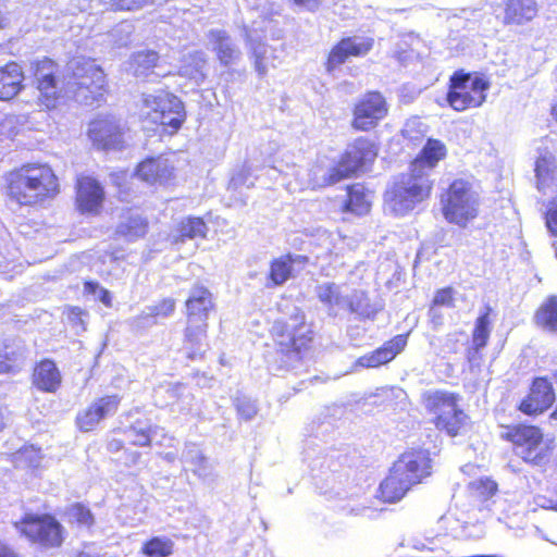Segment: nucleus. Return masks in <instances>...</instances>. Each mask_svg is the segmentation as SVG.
I'll return each instance as SVG.
<instances>
[{
  "label": "nucleus",
  "instance_id": "nucleus-26",
  "mask_svg": "<svg viewBox=\"0 0 557 557\" xmlns=\"http://www.w3.org/2000/svg\"><path fill=\"white\" fill-rule=\"evenodd\" d=\"M34 384L37 388L54 393L61 385V373L51 360L41 361L34 370Z\"/></svg>",
  "mask_w": 557,
  "mask_h": 557
},
{
  "label": "nucleus",
  "instance_id": "nucleus-10",
  "mask_svg": "<svg viewBox=\"0 0 557 557\" xmlns=\"http://www.w3.org/2000/svg\"><path fill=\"white\" fill-rule=\"evenodd\" d=\"M310 327L305 315L297 308L287 320H276L272 326V336L282 351H299L311 341Z\"/></svg>",
  "mask_w": 557,
  "mask_h": 557
},
{
  "label": "nucleus",
  "instance_id": "nucleus-60",
  "mask_svg": "<svg viewBox=\"0 0 557 557\" xmlns=\"http://www.w3.org/2000/svg\"><path fill=\"white\" fill-rule=\"evenodd\" d=\"M7 420H8V411L4 407H2L0 405V431H2L3 428L5 426Z\"/></svg>",
  "mask_w": 557,
  "mask_h": 557
},
{
  "label": "nucleus",
  "instance_id": "nucleus-1",
  "mask_svg": "<svg viewBox=\"0 0 557 557\" xmlns=\"http://www.w3.org/2000/svg\"><path fill=\"white\" fill-rule=\"evenodd\" d=\"M7 196L18 205L34 206L55 196L58 178L47 164L28 163L5 176Z\"/></svg>",
  "mask_w": 557,
  "mask_h": 557
},
{
  "label": "nucleus",
  "instance_id": "nucleus-62",
  "mask_svg": "<svg viewBox=\"0 0 557 557\" xmlns=\"http://www.w3.org/2000/svg\"><path fill=\"white\" fill-rule=\"evenodd\" d=\"M552 113H553V115L555 116V119L557 121V103L553 107Z\"/></svg>",
  "mask_w": 557,
  "mask_h": 557
},
{
  "label": "nucleus",
  "instance_id": "nucleus-2",
  "mask_svg": "<svg viewBox=\"0 0 557 557\" xmlns=\"http://www.w3.org/2000/svg\"><path fill=\"white\" fill-rule=\"evenodd\" d=\"M431 460L425 450H412L403 454L394 462L389 475L381 483L380 493L384 502L396 503L414 484L430 475Z\"/></svg>",
  "mask_w": 557,
  "mask_h": 557
},
{
  "label": "nucleus",
  "instance_id": "nucleus-5",
  "mask_svg": "<svg viewBox=\"0 0 557 557\" xmlns=\"http://www.w3.org/2000/svg\"><path fill=\"white\" fill-rule=\"evenodd\" d=\"M480 196L471 182L455 180L442 196V212L445 220L466 227L479 214Z\"/></svg>",
  "mask_w": 557,
  "mask_h": 557
},
{
  "label": "nucleus",
  "instance_id": "nucleus-11",
  "mask_svg": "<svg viewBox=\"0 0 557 557\" xmlns=\"http://www.w3.org/2000/svg\"><path fill=\"white\" fill-rule=\"evenodd\" d=\"M16 529L34 543L44 547H58L63 541L62 527L51 516H26L15 523Z\"/></svg>",
  "mask_w": 557,
  "mask_h": 557
},
{
  "label": "nucleus",
  "instance_id": "nucleus-37",
  "mask_svg": "<svg viewBox=\"0 0 557 557\" xmlns=\"http://www.w3.org/2000/svg\"><path fill=\"white\" fill-rule=\"evenodd\" d=\"M348 199L345 201L344 210L357 215L366 214L370 210V194L366 193L361 185H354L348 189Z\"/></svg>",
  "mask_w": 557,
  "mask_h": 557
},
{
  "label": "nucleus",
  "instance_id": "nucleus-57",
  "mask_svg": "<svg viewBox=\"0 0 557 557\" xmlns=\"http://www.w3.org/2000/svg\"><path fill=\"white\" fill-rule=\"evenodd\" d=\"M0 557H22L13 547L0 541Z\"/></svg>",
  "mask_w": 557,
  "mask_h": 557
},
{
  "label": "nucleus",
  "instance_id": "nucleus-35",
  "mask_svg": "<svg viewBox=\"0 0 557 557\" xmlns=\"http://www.w3.org/2000/svg\"><path fill=\"white\" fill-rule=\"evenodd\" d=\"M308 175V183L305 184L301 188L314 189L337 183L343 180L337 166L324 168L320 164H315L309 170Z\"/></svg>",
  "mask_w": 557,
  "mask_h": 557
},
{
  "label": "nucleus",
  "instance_id": "nucleus-8",
  "mask_svg": "<svg viewBox=\"0 0 557 557\" xmlns=\"http://www.w3.org/2000/svg\"><path fill=\"white\" fill-rule=\"evenodd\" d=\"M457 400V395L448 392L435 391L423 394L426 410L435 416V426L449 436L458 435L467 420L466 413L458 408Z\"/></svg>",
  "mask_w": 557,
  "mask_h": 557
},
{
  "label": "nucleus",
  "instance_id": "nucleus-27",
  "mask_svg": "<svg viewBox=\"0 0 557 557\" xmlns=\"http://www.w3.org/2000/svg\"><path fill=\"white\" fill-rule=\"evenodd\" d=\"M208 37L209 44L212 46V49L215 51L222 64H232L239 58V50L224 30L212 29L209 32Z\"/></svg>",
  "mask_w": 557,
  "mask_h": 557
},
{
  "label": "nucleus",
  "instance_id": "nucleus-13",
  "mask_svg": "<svg viewBox=\"0 0 557 557\" xmlns=\"http://www.w3.org/2000/svg\"><path fill=\"white\" fill-rule=\"evenodd\" d=\"M377 151L372 141L366 138H358L348 146L343 154L337 169L342 178H346L363 170L376 158Z\"/></svg>",
  "mask_w": 557,
  "mask_h": 557
},
{
  "label": "nucleus",
  "instance_id": "nucleus-36",
  "mask_svg": "<svg viewBox=\"0 0 557 557\" xmlns=\"http://www.w3.org/2000/svg\"><path fill=\"white\" fill-rule=\"evenodd\" d=\"M535 324L547 332H557V297H549L536 310Z\"/></svg>",
  "mask_w": 557,
  "mask_h": 557
},
{
  "label": "nucleus",
  "instance_id": "nucleus-59",
  "mask_svg": "<svg viewBox=\"0 0 557 557\" xmlns=\"http://www.w3.org/2000/svg\"><path fill=\"white\" fill-rule=\"evenodd\" d=\"M351 512L356 516H367V517H373L375 513V511L370 507L352 508Z\"/></svg>",
  "mask_w": 557,
  "mask_h": 557
},
{
  "label": "nucleus",
  "instance_id": "nucleus-61",
  "mask_svg": "<svg viewBox=\"0 0 557 557\" xmlns=\"http://www.w3.org/2000/svg\"><path fill=\"white\" fill-rule=\"evenodd\" d=\"M76 557H96L87 552H81Z\"/></svg>",
  "mask_w": 557,
  "mask_h": 557
},
{
  "label": "nucleus",
  "instance_id": "nucleus-24",
  "mask_svg": "<svg viewBox=\"0 0 557 557\" xmlns=\"http://www.w3.org/2000/svg\"><path fill=\"white\" fill-rule=\"evenodd\" d=\"M555 158L548 152H542L535 163L537 188L543 194H557V174L554 173Z\"/></svg>",
  "mask_w": 557,
  "mask_h": 557
},
{
  "label": "nucleus",
  "instance_id": "nucleus-15",
  "mask_svg": "<svg viewBox=\"0 0 557 557\" xmlns=\"http://www.w3.org/2000/svg\"><path fill=\"white\" fill-rule=\"evenodd\" d=\"M55 64L44 59L35 64V77L37 79V89L39 91L38 100L47 109L57 106L62 88L54 77Z\"/></svg>",
  "mask_w": 557,
  "mask_h": 557
},
{
  "label": "nucleus",
  "instance_id": "nucleus-38",
  "mask_svg": "<svg viewBox=\"0 0 557 557\" xmlns=\"http://www.w3.org/2000/svg\"><path fill=\"white\" fill-rule=\"evenodd\" d=\"M317 296L321 302L330 308H345L347 302L346 295L343 294L342 286L327 282L317 286Z\"/></svg>",
  "mask_w": 557,
  "mask_h": 557
},
{
  "label": "nucleus",
  "instance_id": "nucleus-46",
  "mask_svg": "<svg viewBox=\"0 0 557 557\" xmlns=\"http://www.w3.org/2000/svg\"><path fill=\"white\" fill-rule=\"evenodd\" d=\"M40 460V450L34 446H23L12 455V461L16 468H36Z\"/></svg>",
  "mask_w": 557,
  "mask_h": 557
},
{
  "label": "nucleus",
  "instance_id": "nucleus-54",
  "mask_svg": "<svg viewBox=\"0 0 557 557\" xmlns=\"http://www.w3.org/2000/svg\"><path fill=\"white\" fill-rule=\"evenodd\" d=\"M471 484L476 490H480L481 494L484 495V496H491L497 490V484L494 481L490 480V479L480 480V481L473 482Z\"/></svg>",
  "mask_w": 557,
  "mask_h": 557
},
{
  "label": "nucleus",
  "instance_id": "nucleus-43",
  "mask_svg": "<svg viewBox=\"0 0 557 557\" xmlns=\"http://www.w3.org/2000/svg\"><path fill=\"white\" fill-rule=\"evenodd\" d=\"M182 459L194 466L191 470L198 476L206 478L209 475L210 471L207 459L195 444L186 445Z\"/></svg>",
  "mask_w": 557,
  "mask_h": 557
},
{
  "label": "nucleus",
  "instance_id": "nucleus-16",
  "mask_svg": "<svg viewBox=\"0 0 557 557\" xmlns=\"http://www.w3.org/2000/svg\"><path fill=\"white\" fill-rule=\"evenodd\" d=\"M88 137L99 149H115L123 144L122 127L112 116L91 121L88 127Z\"/></svg>",
  "mask_w": 557,
  "mask_h": 557
},
{
  "label": "nucleus",
  "instance_id": "nucleus-55",
  "mask_svg": "<svg viewBox=\"0 0 557 557\" xmlns=\"http://www.w3.org/2000/svg\"><path fill=\"white\" fill-rule=\"evenodd\" d=\"M13 120L7 116L0 119V139L12 135Z\"/></svg>",
  "mask_w": 557,
  "mask_h": 557
},
{
  "label": "nucleus",
  "instance_id": "nucleus-7",
  "mask_svg": "<svg viewBox=\"0 0 557 557\" xmlns=\"http://www.w3.org/2000/svg\"><path fill=\"white\" fill-rule=\"evenodd\" d=\"M140 114L154 124L168 126L176 132L185 121L183 102L174 95L158 90L156 94H144Z\"/></svg>",
  "mask_w": 557,
  "mask_h": 557
},
{
  "label": "nucleus",
  "instance_id": "nucleus-47",
  "mask_svg": "<svg viewBox=\"0 0 557 557\" xmlns=\"http://www.w3.org/2000/svg\"><path fill=\"white\" fill-rule=\"evenodd\" d=\"M67 516L71 522H76L83 527H90L94 523L92 513L82 504L72 505L67 509Z\"/></svg>",
  "mask_w": 557,
  "mask_h": 557
},
{
  "label": "nucleus",
  "instance_id": "nucleus-56",
  "mask_svg": "<svg viewBox=\"0 0 557 557\" xmlns=\"http://www.w3.org/2000/svg\"><path fill=\"white\" fill-rule=\"evenodd\" d=\"M83 315H84L83 310L78 307H74L69 310L67 319L74 325H83L84 324Z\"/></svg>",
  "mask_w": 557,
  "mask_h": 557
},
{
  "label": "nucleus",
  "instance_id": "nucleus-17",
  "mask_svg": "<svg viewBox=\"0 0 557 557\" xmlns=\"http://www.w3.org/2000/svg\"><path fill=\"white\" fill-rule=\"evenodd\" d=\"M117 395H108L92 401L86 409L76 416V424L83 432L92 431L101 420L113 416L120 405Z\"/></svg>",
  "mask_w": 557,
  "mask_h": 557
},
{
  "label": "nucleus",
  "instance_id": "nucleus-19",
  "mask_svg": "<svg viewBox=\"0 0 557 557\" xmlns=\"http://www.w3.org/2000/svg\"><path fill=\"white\" fill-rule=\"evenodd\" d=\"M103 199V189L96 180L85 176L77 181L76 203L82 213L97 214Z\"/></svg>",
  "mask_w": 557,
  "mask_h": 557
},
{
  "label": "nucleus",
  "instance_id": "nucleus-9",
  "mask_svg": "<svg viewBox=\"0 0 557 557\" xmlns=\"http://www.w3.org/2000/svg\"><path fill=\"white\" fill-rule=\"evenodd\" d=\"M503 436L512 443L517 456L534 465L545 460L553 449L552 441L545 438L537 426L515 425L509 428Z\"/></svg>",
  "mask_w": 557,
  "mask_h": 557
},
{
  "label": "nucleus",
  "instance_id": "nucleus-18",
  "mask_svg": "<svg viewBox=\"0 0 557 557\" xmlns=\"http://www.w3.org/2000/svg\"><path fill=\"white\" fill-rule=\"evenodd\" d=\"M373 46L372 39L362 37H348L342 39L330 51L326 61V71L333 72L342 65L349 57H362L367 54Z\"/></svg>",
  "mask_w": 557,
  "mask_h": 557
},
{
  "label": "nucleus",
  "instance_id": "nucleus-4",
  "mask_svg": "<svg viewBox=\"0 0 557 557\" xmlns=\"http://www.w3.org/2000/svg\"><path fill=\"white\" fill-rule=\"evenodd\" d=\"M432 189L428 173H419L410 168L399 175L385 193V207L396 215H405L426 199Z\"/></svg>",
  "mask_w": 557,
  "mask_h": 557
},
{
  "label": "nucleus",
  "instance_id": "nucleus-29",
  "mask_svg": "<svg viewBox=\"0 0 557 557\" xmlns=\"http://www.w3.org/2000/svg\"><path fill=\"white\" fill-rule=\"evenodd\" d=\"M206 338L207 323H189V321L187 320L184 348L187 352L188 358L194 360L202 356V354L205 352V348L207 346Z\"/></svg>",
  "mask_w": 557,
  "mask_h": 557
},
{
  "label": "nucleus",
  "instance_id": "nucleus-3",
  "mask_svg": "<svg viewBox=\"0 0 557 557\" xmlns=\"http://www.w3.org/2000/svg\"><path fill=\"white\" fill-rule=\"evenodd\" d=\"M66 92L86 106L100 103L107 92L106 75L91 60L74 59L67 65Z\"/></svg>",
  "mask_w": 557,
  "mask_h": 557
},
{
  "label": "nucleus",
  "instance_id": "nucleus-33",
  "mask_svg": "<svg viewBox=\"0 0 557 557\" xmlns=\"http://www.w3.org/2000/svg\"><path fill=\"white\" fill-rule=\"evenodd\" d=\"M300 257H292L290 255L282 256L274 259L270 265L269 277L267 282L268 287L283 285L292 275L293 263Z\"/></svg>",
  "mask_w": 557,
  "mask_h": 557
},
{
  "label": "nucleus",
  "instance_id": "nucleus-34",
  "mask_svg": "<svg viewBox=\"0 0 557 557\" xmlns=\"http://www.w3.org/2000/svg\"><path fill=\"white\" fill-rule=\"evenodd\" d=\"M490 318L488 312L480 315L476 319L475 326L472 335V343L474 348L468 351V360L471 368L474 367L476 359H479V349L483 348L490 337Z\"/></svg>",
  "mask_w": 557,
  "mask_h": 557
},
{
  "label": "nucleus",
  "instance_id": "nucleus-44",
  "mask_svg": "<svg viewBox=\"0 0 557 557\" xmlns=\"http://www.w3.org/2000/svg\"><path fill=\"white\" fill-rule=\"evenodd\" d=\"M158 54L154 51H140L133 55L131 67L135 76H147L149 71L156 66Z\"/></svg>",
  "mask_w": 557,
  "mask_h": 557
},
{
  "label": "nucleus",
  "instance_id": "nucleus-52",
  "mask_svg": "<svg viewBox=\"0 0 557 557\" xmlns=\"http://www.w3.org/2000/svg\"><path fill=\"white\" fill-rule=\"evenodd\" d=\"M131 34H132V25L128 23H121L112 30L111 36L112 37L119 36V38H116L114 42L116 46L122 47V46L127 45Z\"/></svg>",
  "mask_w": 557,
  "mask_h": 557
},
{
  "label": "nucleus",
  "instance_id": "nucleus-22",
  "mask_svg": "<svg viewBox=\"0 0 557 557\" xmlns=\"http://www.w3.org/2000/svg\"><path fill=\"white\" fill-rule=\"evenodd\" d=\"M214 308L212 294L203 286L190 289L186 300L187 319L189 323L206 322L208 314Z\"/></svg>",
  "mask_w": 557,
  "mask_h": 557
},
{
  "label": "nucleus",
  "instance_id": "nucleus-6",
  "mask_svg": "<svg viewBox=\"0 0 557 557\" xmlns=\"http://www.w3.org/2000/svg\"><path fill=\"white\" fill-rule=\"evenodd\" d=\"M490 82L483 75L455 72L444 101L455 111L479 108L486 100Z\"/></svg>",
  "mask_w": 557,
  "mask_h": 557
},
{
  "label": "nucleus",
  "instance_id": "nucleus-31",
  "mask_svg": "<svg viewBox=\"0 0 557 557\" xmlns=\"http://www.w3.org/2000/svg\"><path fill=\"white\" fill-rule=\"evenodd\" d=\"M208 227L200 218H186L182 220L175 233L172 234L173 243H184L186 239L205 238Z\"/></svg>",
  "mask_w": 557,
  "mask_h": 557
},
{
  "label": "nucleus",
  "instance_id": "nucleus-21",
  "mask_svg": "<svg viewBox=\"0 0 557 557\" xmlns=\"http://www.w3.org/2000/svg\"><path fill=\"white\" fill-rule=\"evenodd\" d=\"M407 345V336L397 335L371 354L360 357L355 368H376L392 361Z\"/></svg>",
  "mask_w": 557,
  "mask_h": 557
},
{
  "label": "nucleus",
  "instance_id": "nucleus-41",
  "mask_svg": "<svg viewBox=\"0 0 557 557\" xmlns=\"http://www.w3.org/2000/svg\"><path fill=\"white\" fill-rule=\"evenodd\" d=\"M206 65L205 54L202 52L196 51L189 54L185 60L184 64L180 69V74L182 76L194 79L196 83H199L203 79L202 70Z\"/></svg>",
  "mask_w": 557,
  "mask_h": 557
},
{
  "label": "nucleus",
  "instance_id": "nucleus-58",
  "mask_svg": "<svg viewBox=\"0 0 557 557\" xmlns=\"http://www.w3.org/2000/svg\"><path fill=\"white\" fill-rule=\"evenodd\" d=\"M536 504L542 508L554 509L557 511V502L548 499L544 496L536 497Z\"/></svg>",
  "mask_w": 557,
  "mask_h": 557
},
{
  "label": "nucleus",
  "instance_id": "nucleus-51",
  "mask_svg": "<svg viewBox=\"0 0 557 557\" xmlns=\"http://www.w3.org/2000/svg\"><path fill=\"white\" fill-rule=\"evenodd\" d=\"M268 48L264 45H257L252 47V53L255 55V67L260 75H265L268 72V65L264 61Z\"/></svg>",
  "mask_w": 557,
  "mask_h": 557
},
{
  "label": "nucleus",
  "instance_id": "nucleus-20",
  "mask_svg": "<svg viewBox=\"0 0 557 557\" xmlns=\"http://www.w3.org/2000/svg\"><path fill=\"white\" fill-rule=\"evenodd\" d=\"M536 0H505L502 23L505 26H523L539 14Z\"/></svg>",
  "mask_w": 557,
  "mask_h": 557
},
{
  "label": "nucleus",
  "instance_id": "nucleus-14",
  "mask_svg": "<svg viewBox=\"0 0 557 557\" xmlns=\"http://www.w3.org/2000/svg\"><path fill=\"white\" fill-rule=\"evenodd\" d=\"M555 400L553 383L547 377H536L529 394L520 403L519 410L528 416H537L549 409Z\"/></svg>",
  "mask_w": 557,
  "mask_h": 557
},
{
  "label": "nucleus",
  "instance_id": "nucleus-39",
  "mask_svg": "<svg viewBox=\"0 0 557 557\" xmlns=\"http://www.w3.org/2000/svg\"><path fill=\"white\" fill-rule=\"evenodd\" d=\"M24 360V352L21 349L10 348L8 345L0 347V373L17 372Z\"/></svg>",
  "mask_w": 557,
  "mask_h": 557
},
{
  "label": "nucleus",
  "instance_id": "nucleus-50",
  "mask_svg": "<svg viewBox=\"0 0 557 557\" xmlns=\"http://www.w3.org/2000/svg\"><path fill=\"white\" fill-rule=\"evenodd\" d=\"M236 409L245 420H251L257 414L256 404L246 397L236 399Z\"/></svg>",
  "mask_w": 557,
  "mask_h": 557
},
{
  "label": "nucleus",
  "instance_id": "nucleus-45",
  "mask_svg": "<svg viewBox=\"0 0 557 557\" xmlns=\"http://www.w3.org/2000/svg\"><path fill=\"white\" fill-rule=\"evenodd\" d=\"M175 310V300L172 298L162 299L160 302L146 307V309L136 318V322L154 318H168Z\"/></svg>",
  "mask_w": 557,
  "mask_h": 557
},
{
  "label": "nucleus",
  "instance_id": "nucleus-53",
  "mask_svg": "<svg viewBox=\"0 0 557 557\" xmlns=\"http://www.w3.org/2000/svg\"><path fill=\"white\" fill-rule=\"evenodd\" d=\"M433 304L436 306L454 307V289L450 287L440 289L435 294Z\"/></svg>",
  "mask_w": 557,
  "mask_h": 557
},
{
  "label": "nucleus",
  "instance_id": "nucleus-63",
  "mask_svg": "<svg viewBox=\"0 0 557 557\" xmlns=\"http://www.w3.org/2000/svg\"><path fill=\"white\" fill-rule=\"evenodd\" d=\"M165 458L169 460V461H172L174 459V455L169 453L165 455Z\"/></svg>",
  "mask_w": 557,
  "mask_h": 557
},
{
  "label": "nucleus",
  "instance_id": "nucleus-28",
  "mask_svg": "<svg viewBox=\"0 0 557 557\" xmlns=\"http://www.w3.org/2000/svg\"><path fill=\"white\" fill-rule=\"evenodd\" d=\"M24 75L16 63H9L0 67V100H9L18 94L22 88Z\"/></svg>",
  "mask_w": 557,
  "mask_h": 557
},
{
  "label": "nucleus",
  "instance_id": "nucleus-23",
  "mask_svg": "<svg viewBox=\"0 0 557 557\" xmlns=\"http://www.w3.org/2000/svg\"><path fill=\"white\" fill-rule=\"evenodd\" d=\"M174 166L165 158L158 157L143 161L137 175L148 184H165L173 177Z\"/></svg>",
  "mask_w": 557,
  "mask_h": 557
},
{
  "label": "nucleus",
  "instance_id": "nucleus-48",
  "mask_svg": "<svg viewBox=\"0 0 557 557\" xmlns=\"http://www.w3.org/2000/svg\"><path fill=\"white\" fill-rule=\"evenodd\" d=\"M102 3L112 10L131 11L138 10L147 4H151L154 0H101Z\"/></svg>",
  "mask_w": 557,
  "mask_h": 557
},
{
  "label": "nucleus",
  "instance_id": "nucleus-30",
  "mask_svg": "<svg viewBox=\"0 0 557 557\" xmlns=\"http://www.w3.org/2000/svg\"><path fill=\"white\" fill-rule=\"evenodd\" d=\"M148 231V221L140 213L127 211L121 216L116 233L128 240L144 237Z\"/></svg>",
  "mask_w": 557,
  "mask_h": 557
},
{
  "label": "nucleus",
  "instance_id": "nucleus-42",
  "mask_svg": "<svg viewBox=\"0 0 557 557\" xmlns=\"http://www.w3.org/2000/svg\"><path fill=\"white\" fill-rule=\"evenodd\" d=\"M173 547L174 543L171 539L156 536L143 545L141 553L146 557H169L173 553Z\"/></svg>",
  "mask_w": 557,
  "mask_h": 557
},
{
  "label": "nucleus",
  "instance_id": "nucleus-12",
  "mask_svg": "<svg viewBox=\"0 0 557 557\" xmlns=\"http://www.w3.org/2000/svg\"><path fill=\"white\" fill-rule=\"evenodd\" d=\"M388 112L384 97L379 92H368L355 106L351 126L367 132L377 125Z\"/></svg>",
  "mask_w": 557,
  "mask_h": 557
},
{
  "label": "nucleus",
  "instance_id": "nucleus-64",
  "mask_svg": "<svg viewBox=\"0 0 557 557\" xmlns=\"http://www.w3.org/2000/svg\"><path fill=\"white\" fill-rule=\"evenodd\" d=\"M247 39H248L250 42H252V40H253L252 36H251V35H249V34H247Z\"/></svg>",
  "mask_w": 557,
  "mask_h": 557
},
{
  "label": "nucleus",
  "instance_id": "nucleus-40",
  "mask_svg": "<svg viewBox=\"0 0 557 557\" xmlns=\"http://www.w3.org/2000/svg\"><path fill=\"white\" fill-rule=\"evenodd\" d=\"M158 430L159 429L157 426L151 429L150 425L144 421H136L125 431V433L133 445L148 446L156 436Z\"/></svg>",
  "mask_w": 557,
  "mask_h": 557
},
{
  "label": "nucleus",
  "instance_id": "nucleus-49",
  "mask_svg": "<svg viewBox=\"0 0 557 557\" xmlns=\"http://www.w3.org/2000/svg\"><path fill=\"white\" fill-rule=\"evenodd\" d=\"M84 289L86 293L92 294L107 307H111V295L109 290L100 286L98 283L86 282L84 285Z\"/></svg>",
  "mask_w": 557,
  "mask_h": 557
},
{
  "label": "nucleus",
  "instance_id": "nucleus-32",
  "mask_svg": "<svg viewBox=\"0 0 557 557\" xmlns=\"http://www.w3.org/2000/svg\"><path fill=\"white\" fill-rule=\"evenodd\" d=\"M350 312L356 313L362 319H374L375 314L382 309L377 302H371L363 290H355L347 297L346 307Z\"/></svg>",
  "mask_w": 557,
  "mask_h": 557
},
{
  "label": "nucleus",
  "instance_id": "nucleus-25",
  "mask_svg": "<svg viewBox=\"0 0 557 557\" xmlns=\"http://www.w3.org/2000/svg\"><path fill=\"white\" fill-rule=\"evenodd\" d=\"M445 156V145L437 139H429L421 154L411 163L410 168L416 172L429 174Z\"/></svg>",
  "mask_w": 557,
  "mask_h": 557
}]
</instances>
